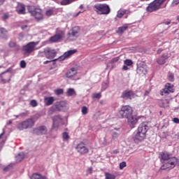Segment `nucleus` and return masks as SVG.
I'll return each instance as SVG.
<instances>
[{"mask_svg": "<svg viewBox=\"0 0 179 179\" xmlns=\"http://www.w3.org/2000/svg\"><path fill=\"white\" fill-rule=\"evenodd\" d=\"M27 27H28L27 25H23V26L21 27V29H22V30H24L25 29H27Z\"/></svg>", "mask_w": 179, "mask_h": 179, "instance_id": "nucleus-53", "label": "nucleus"}, {"mask_svg": "<svg viewBox=\"0 0 179 179\" xmlns=\"http://www.w3.org/2000/svg\"><path fill=\"white\" fill-rule=\"evenodd\" d=\"M166 0H155L151 2L147 7L148 12H155L159 10L162 8V6L165 3Z\"/></svg>", "mask_w": 179, "mask_h": 179, "instance_id": "nucleus-5", "label": "nucleus"}, {"mask_svg": "<svg viewBox=\"0 0 179 179\" xmlns=\"http://www.w3.org/2000/svg\"><path fill=\"white\" fill-rule=\"evenodd\" d=\"M66 94L69 97H71V96H73V94H76V92L73 88H69L66 92Z\"/></svg>", "mask_w": 179, "mask_h": 179, "instance_id": "nucleus-30", "label": "nucleus"}, {"mask_svg": "<svg viewBox=\"0 0 179 179\" xmlns=\"http://www.w3.org/2000/svg\"><path fill=\"white\" fill-rule=\"evenodd\" d=\"M119 59H120V57H115V58L111 59V62L113 64H114V62H118Z\"/></svg>", "mask_w": 179, "mask_h": 179, "instance_id": "nucleus-47", "label": "nucleus"}, {"mask_svg": "<svg viewBox=\"0 0 179 179\" xmlns=\"http://www.w3.org/2000/svg\"><path fill=\"white\" fill-rule=\"evenodd\" d=\"M50 62H51V61H45L43 62L44 65H47V64H50Z\"/></svg>", "mask_w": 179, "mask_h": 179, "instance_id": "nucleus-57", "label": "nucleus"}, {"mask_svg": "<svg viewBox=\"0 0 179 179\" xmlns=\"http://www.w3.org/2000/svg\"><path fill=\"white\" fill-rule=\"evenodd\" d=\"M17 162H22L24 159V154L21 152L16 156Z\"/></svg>", "mask_w": 179, "mask_h": 179, "instance_id": "nucleus-32", "label": "nucleus"}, {"mask_svg": "<svg viewBox=\"0 0 179 179\" xmlns=\"http://www.w3.org/2000/svg\"><path fill=\"white\" fill-rule=\"evenodd\" d=\"M77 152L80 153V155H86L89 153V148L83 143H80L77 145L76 148Z\"/></svg>", "mask_w": 179, "mask_h": 179, "instance_id": "nucleus-12", "label": "nucleus"}, {"mask_svg": "<svg viewBox=\"0 0 179 179\" xmlns=\"http://www.w3.org/2000/svg\"><path fill=\"white\" fill-rule=\"evenodd\" d=\"M20 67L23 69L26 68V62L24 60L20 62Z\"/></svg>", "mask_w": 179, "mask_h": 179, "instance_id": "nucleus-44", "label": "nucleus"}, {"mask_svg": "<svg viewBox=\"0 0 179 179\" xmlns=\"http://www.w3.org/2000/svg\"><path fill=\"white\" fill-rule=\"evenodd\" d=\"M3 3H5V0H0V6H1V5H3Z\"/></svg>", "mask_w": 179, "mask_h": 179, "instance_id": "nucleus-54", "label": "nucleus"}, {"mask_svg": "<svg viewBox=\"0 0 179 179\" xmlns=\"http://www.w3.org/2000/svg\"><path fill=\"white\" fill-rule=\"evenodd\" d=\"M170 23H171V22H165V24H170Z\"/></svg>", "mask_w": 179, "mask_h": 179, "instance_id": "nucleus-62", "label": "nucleus"}, {"mask_svg": "<svg viewBox=\"0 0 179 179\" xmlns=\"http://www.w3.org/2000/svg\"><path fill=\"white\" fill-rule=\"evenodd\" d=\"M30 104L32 107H37L38 106L37 101L36 100H31Z\"/></svg>", "mask_w": 179, "mask_h": 179, "instance_id": "nucleus-41", "label": "nucleus"}, {"mask_svg": "<svg viewBox=\"0 0 179 179\" xmlns=\"http://www.w3.org/2000/svg\"><path fill=\"white\" fill-rule=\"evenodd\" d=\"M31 179H48L47 176H42L40 173H34Z\"/></svg>", "mask_w": 179, "mask_h": 179, "instance_id": "nucleus-26", "label": "nucleus"}, {"mask_svg": "<svg viewBox=\"0 0 179 179\" xmlns=\"http://www.w3.org/2000/svg\"><path fill=\"white\" fill-rule=\"evenodd\" d=\"M134 113V110L132 107L129 105H125L122 106L121 110L119 111L120 115H121L122 118H129L131 117Z\"/></svg>", "mask_w": 179, "mask_h": 179, "instance_id": "nucleus-6", "label": "nucleus"}, {"mask_svg": "<svg viewBox=\"0 0 179 179\" xmlns=\"http://www.w3.org/2000/svg\"><path fill=\"white\" fill-rule=\"evenodd\" d=\"M55 93L57 94H64V90L62 89H58L55 91Z\"/></svg>", "mask_w": 179, "mask_h": 179, "instance_id": "nucleus-43", "label": "nucleus"}, {"mask_svg": "<svg viewBox=\"0 0 179 179\" xmlns=\"http://www.w3.org/2000/svg\"><path fill=\"white\" fill-rule=\"evenodd\" d=\"M118 136H120V134L117 132H113L112 134V139L115 141V139H118Z\"/></svg>", "mask_w": 179, "mask_h": 179, "instance_id": "nucleus-37", "label": "nucleus"}, {"mask_svg": "<svg viewBox=\"0 0 179 179\" xmlns=\"http://www.w3.org/2000/svg\"><path fill=\"white\" fill-rule=\"evenodd\" d=\"M58 107L57 106H52L49 110V114H52V113H55V111H57V109Z\"/></svg>", "mask_w": 179, "mask_h": 179, "instance_id": "nucleus-35", "label": "nucleus"}, {"mask_svg": "<svg viewBox=\"0 0 179 179\" xmlns=\"http://www.w3.org/2000/svg\"><path fill=\"white\" fill-rule=\"evenodd\" d=\"M3 135H5V131H3L2 134H0V139H2Z\"/></svg>", "mask_w": 179, "mask_h": 179, "instance_id": "nucleus-56", "label": "nucleus"}, {"mask_svg": "<svg viewBox=\"0 0 179 179\" xmlns=\"http://www.w3.org/2000/svg\"><path fill=\"white\" fill-rule=\"evenodd\" d=\"M53 124L52 128H58L60 125H62L63 120L59 115H55L52 117Z\"/></svg>", "mask_w": 179, "mask_h": 179, "instance_id": "nucleus-16", "label": "nucleus"}, {"mask_svg": "<svg viewBox=\"0 0 179 179\" xmlns=\"http://www.w3.org/2000/svg\"><path fill=\"white\" fill-rule=\"evenodd\" d=\"M63 139L64 141H68V139H69V134H68V132L63 133Z\"/></svg>", "mask_w": 179, "mask_h": 179, "instance_id": "nucleus-39", "label": "nucleus"}, {"mask_svg": "<svg viewBox=\"0 0 179 179\" xmlns=\"http://www.w3.org/2000/svg\"><path fill=\"white\" fill-rule=\"evenodd\" d=\"M134 62H132V60L131 59H126L124 60V65H127V66H131Z\"/></svg>", "mask_w": 179, "mask_h": 179, "instance_id": "nucleus-36", "label": "nucleus"}, {"mask_svg": "<svg viewBox=\"0 0 179 179\" xmlns=\"http://www.w3.org/2000/svg\"><path fill=\"white\" fill-rule=\"evenodd\" d=\"M54 97L48 96L44 98V103L46 106H51L54 103Z\"/></svg>", "mask_w": 179, "mask_h": 179, "instance_id": "nucleus-24", "label": "nucleus"}, {"mask_svg": "<svg viewBox=\"0 0 179 179\" xmlns=\"http://www.w3.org/2000/svg\"><path fill=\"white\" fill-rule=\"evenodd\" d=\"M34 125V122L32 119H28L17 125V128L20 129V131H23V129H27V128H31V127H33Z\"/></svg>", "mask_w": 179, "mask_h": 179, "instance_id": "nucleus-9", "label": "nucleus"}, {"mask_svg": "<svg viewBox=\"0 0 179 179\" xmlns=\"http://www.w3.org/2000/svg\"><path fill=\"white\" fill-rule=\"evenodd\" d=\"M113 153H115V155H117V153H118V151L117 150L113 151Z\"/></svg>", "mask_w": 179, "mask_h": 179, "instance_id": "nucleus-60", "label": "nucleus"}, {"mask_svg": "<svg viewBox=\"0 0 179 179\" xmlns=\"http://www.w3.org/2000/svg\"><path fill=\"white\" fill-rule=\"evenodd\" d=\"M173 121L175 122V124H179V119L177 117H174Z\"/></svg>", "mask_w": 179, "mask_h": 179, "instance_id": "nucleus-49", "label": "nucleus"}, {"mask_svg": "<svg viewBox=\"0 0 179 179\" xmlns=\"http://www.w3.org/2000/svg\"><path fill=\"white\" fill-rule=\"evenodd\" d=\"M167 59H169V54L164 53V54H162V55L160 57H159L157 59V63L159 65H164V64H166V62H167Z\"/></svg>", "mask_w": 179, "mask_h": 179, "instance_id": "nucleus-19", "label": "nucleus"}, {"mask_svg": "<svg viewBox=\"0 0 179 179\" xmlns=\"http://www.w3.org/2000/svg\"><path fill=\"white\" fill-rule=\"evenodd\" d=\"M36 45H37V43L35 42H29L27 45H24L22 47V51H24V55L29 57V55L36 50Z\"/></svg>", "mask_w": 179, "mask_h": 179, "instance_id": "nucleus-8", "label": "nucleus"}, {"mask_svg": "<svg viewBox=\"0 0 179 179\" xmlns=\"http://www.w3.org/2000/svg\"><path fill=\"white\" fill-rule=\"evenodd\" d=\"M92 97L93 99H100V97H101V93L93 94Z\"/></svg>", "mask_w": 179, "mask_h": 179, "instance_id": "nucleus-42", "label": "nucleus"}, {"mask_svg": "<svg viewBox=\"0 0 179 179\" xmlns=\"http://www.w3.org/2000/svg\"><path fill=\"white\" fill-rule=\"evenodd\" d=\"M5 104V102L1 103V106H3Z\"/></svg>", "mask_w": 179, "mask_h": 179, "instance_id": "nucleus-64", "label": "nucleus"}, {"mask_svg": "<svg viewBox=\"0 0 179 179\" xmlns=\"http://www.w3.org/2000/svg\"><path fill=\"white\" fill-rule=\"evenodd\" d=\"M79 8H80V9H83V5L81 4Z\"/></svg>", "mask_w": 179, "mask_h": 179, "instance_id": "nucleus-61", "label": "nucleus"}, {"mask_svg": "<svg viewBox=\"0 0 179 179\" xmlns=\"http://www.w3.org/2000/svg\"><path fill=\"white\" fill-rule=\"evenodd\" d=\"M9 169H10V166H6L3 169V171H8Z\"/></svg>", "mask_w": 179, "mask_h": 179, "instance_id": "nucleus-52", "label": "nucleus"}, {"mask_svg": "<svg viewBox=\"0 0 179 179\" xmlns=\"http://www.w3.org/2000/svg\"><path fill=\"white\" fill-rule=\"evenodd\" d=\"M128 29V26L124 25L123 27H120L118 28V29L117 30V34H122V33H124V31H125V30Z\"/></svg>", "mask_w": 179, "mask_h": 179, "instance_id": "nucleus-29", "label": "nucleus"}, {"mask_svg": "<svg viewBox=\"0 0 179 179\" xmlns=\"http://www.w3.org/2000/svg\"><path fill=\"white\" fill-rule=\"evenodd\" d=\"M27 10L31 16L34 17L36 22L44 20V15L43 14V10L41 8L36 6H28Z\"/></svg>", "mask_w": 179, "mask_h": 179, "instance_id": "nucleus-2", "label": "nucleus"}, {"mask_svg": "<svg viewBox=\"0 0 179 179\" xmlns=\"http://www.w3.org/2000/svg\"><path fill=\"white\" fill-rule=\"evenodd\" d=\"M81 112L83 115H86V114L89 113V109H87V107L86 106H83L81 108Z\"/></svg>", "mask_w": 179, "mask_h": 179, "instance_id": "nucleus-34", "label": "nucleus"}, {"mask_svg": "<svg viewBox=\"0 0 179 179\" xmlns=\"http://www.w3.org/2000/svg\"><path fill=\"white\" fill-rule=\"evenodd\" d=\"M136 97V94L132 90H125L122 93L121 98L124 100H132Z\"/></svg>", "mask_w": 179, "mask_h": 179, "instance_id": "nucleus-11", "label": "nucleus"}, {"mask_svg": "<svg viewBox=\"0 0 179 179\" xmlns=\"http://www.w3.org/2000/svg\"><path fill=\"white\" fill-rule=\"evenodd\" d=\"M8 15H4L3 16V19H8Z\"/></svg>", "mask_w": 179, "mask_h": 179, "instance_id": "nucleus-58", "label": "nucleus"}, {"mask_svg": "<svg viewBox=\"0 0 179 179\" xmlns=\"http://www.w3.org/2000/svg\"><path fill=\"white\" fill-rule=\"evenodd\" d=\"M179 0H173L171 6H176V5H178Z\"/></svg>", "mask_w": 179, "mask_h": 179, "instance_id": "nucleus-45", "label": "nucleus"}, {"mask_svg": "<svg viewBox=\"0 0 179 179\" xmlns=\"http://www.w3.org/2000/svg\"><path fill=\"white\" fill-rule=\"evenodd\" d=\"M158 104L162 108H167V107L170 106V100L167 98L164 99H159L158 101Z\"/></svg>", "mask_w": 179, "mask_h": 179, "instance_id": "nucleus-21", "label": "nucleus"}, {"mask_svg": "<svg viewBox=\"0 0 179 179\" xmlns=\"http://www.w3.org/2000/svg\"><path fill=\"white\" fill-rule=\"evenodd\" d=\"M45 15L48 17L52 16V15H54V11L52 10H48L45 12Z\"/></svg>", "mask_w": 179, "mask_h": 179, "instance_id": "nucleus-38", "label": "nucleus"}, {"mask_svg": "<svg viewBox=\"0 0 179 179\" xmlns=\"http://www.w3.org/2000/svg\"><path fill=\"white\" fill-rule=\"evenodd\" d=\"M105 178L106 179H115V175H113L110 173H105Z\"/></svg>", "mask_w": 179, "mask_h": 179, "instance_id": "nucleus-33", "label": "nucleus"}, {"mask_svg": "<svg viewBox=\"0 0 179 179\" xmlns=\"http://www.w3.org/2000/svg\"><path fill=\"white\" fill-rule=\"evenodd\" d=\"M122 69H123V71H128V69H129V68H128V66L124 65V66H123Z\"/></svg>", "mask_w": 179, "mask_h": 179, "instance_id": "nucleus-50", "label": "nucleus"}, {"mask_svg": "<svg viewBox=\"0 0 179 179\" xmlns=\"http://www.w3.org/2000/svg\"><path fill=\"white\" fill-rule=\"evenodd\" d=\"M76 52H78V50H71L67 52H65L63 55L60 56L58 59H53L52 61H57L59 59V61H65L66 58H69V57L73 55V54H76Z\"/></svg>", "mask_w": 179, "mask_h": 179, "instance_id": "nucleus-14", "label": "nucleus"}, {"mask_svg": "<svg viewBox=\"0 0 179 179\" xmlns=\"http://www.w3.org/2000/svg\"><path fill=\"white\" fill-rule=\"evenodd\" d=\"M38 57L43 58V57H44V51H39L38 54Z\"/></svg>", "mask_w": 179, "mask_h": 179, "instance_id": "nucleus-46", "label": "nucleus"}, {"mask_svg": "<svg viewBox=\"0 0 179 179\" xmlns=\"http://www.w3.org/2000/svg\"><path fill=\"white\" fill-rule=\"evenodd\" d=\"M8 45H9V47H11V48L16 47V43H15V42H10L8 43Z\"/></svg>", "mask_w": 179, "mask_h": 179, "instance_id": "nucleus-48", "label": "nucleus"}, {"mask_svg": "<svg viewBox=\"0 0 179 179\" xmlns=\"http://www.w3.org/2000/svg\"><path fill=\"white\" fill-rule=\"evenodd\" d=\"M79 31H80V28H79V27H75L71 31H69L67 36L69 38H71V37H78Z\"/></svg>", "mask_w": 179, "mask_h": 179, "instance_id": "nucleus-17", "label": "nucleus"}, {"mask_svg": "<svg viewBox=\"0 0 179 179\" xmlns=\"http://www.w3.org/2000/svg\"><path fill=\"white\" fill-rule=\"evenodd\" d=\"M137 72L140 75H146V73H148V67L146 66H140L137 69Z\"/></svg>", "mask_w": 179, "mask_h": 179, "instance_id": "nucleus-23", "label": "nucleus"}, {"mask_svg": "<svg viewBox=\"0 0 179 179\" xmlns=\"http://www.w3.org/2000/svg\"><path fill=\"white\" fill-rule=\"evenodd\" d=\"M34 134H36V135H45L47 134V127L45 126H40L34 129Z\"/></svg>", "mask_w": 179, "mask_h": 179, "instance_id": "nucleus-18", "label": "nucleus"}, {"mask_svg": "<svg viewBox=\"0 0 179 179\" xmlns=\"http://www.w3.org/2000/svg\"><path fill=\"white\" fill-rule=\"evenodd\" d=\"M5 144V141L0 142V150L2 149V146Z\"/></svg>", "mask_w": 179, "mask_h": 179, "instance_id": "nucleus-51", "label": "nucleus"}, {"mask_svg": "<svg viewBox=\"0 0 179 179\" xmlns=\"http://www.w3.org/2000/svg\"><path fill=\"white\" fill-rule=\"evenodd\" d=\"M94 11L98 15H109L111 12L110 6L107 3H97L94 6Z\"/></svg>", "mask_w": 179, "mask_h": 179, "instance_id": "nucleus-4", "label": "nucleus"}, {"mask_svg": "<svg viewBox=\"0 0 179 179\" xmlns=\"http://www.w3.org/2000/svg\"><path fill=\"white\" fill-rule=\"evenodd\" d=\"M167 78H168V80H169V82H174V80H175L174 73H173L171 72H169Z\"/></svg>", "mask_w": 179, "mask_h": 179, "instance_id": "nucleus-31", "label": "nucleus"}, {"mask_svg": "<svg viewBox=\"0 0 179 179\" xmlns=\"http://www.w3.org/2000/svg\"><path fill=\"white\" fill-rule=\"evenodd\" d=\"M65 37V31L62 30L61 28H57L56 29V34L50 37V41L51 43H58V41L62 40Z\"/></svg>", "mask_w": 179, "mask_h": 179, "instance_id": "nucleus-7", "label": "nucleus"}, {"mask_svg": "<svg viewBox=\"0 0 179 179\" xmlns=\"http://www.w3.org/2000/svg\"><path fill=\"white\" fill-rule=\"evenodd\" d=\"M163 51V49L160 48L157 50V54H162V52Z\"/></svg>", "mask_w": 179, "mask_h": 179, "instance_id": "nucleus-55", "label": "nucleus"}, {"mask_svg": "<svg viewBox=\"0 0 179 179\" xmlns=\"http://www.w3.org/2000/svg\"><path fill=\"white\" fill-rule=\"evenodd\" d=\"M6 34H8V31L5 28H0V37L6 38Z\"/></svg>", "mask_w": 179, "mask_h": 179, "instance_id": "nucleus-28", "label": "nucleus"}, {"mask_svg": "<svg viewBox=\"0 0 179 179\" xmlns=\"http://www.w3.org/2000/svg\"><path fill=\"white\" fill-rule=\"evenodd\" d=\"M176 19H177L178 22H179V15L177 16Z\"/></svg>", "mask_w": 179, "mask_h": 179, "instance_id": "nucleus-63", "label": "nucleus"}, {"mask_svg": "<svg viewBox=\"0 0 179 179\" xmlns=\"http://www.w3.org/2000/svg\"><path fill=\"white\" fill-rule=\"evenodd\" d=\"M139 119H141V117L132 115L127 118L131 128H135V125H136V123L138 122Z\"/></svg>", "mask_w": 179, "mask_h": 179, "instance_id": "nucleus-15", "label": "nucleus"}, {"mask_svg": "<svg viewBox=\"0 0 179 179\" xmlns=\"http://www.w3.org/2000/svg\"><path fill=\"white\" fill-rule=\"evenodd\" d=\"M16 11L18 15H26V6L23 3H19Z\"/></svg>", "mask_w": 179, "mask_h": 179, "instance_id": "nucleus-22", "label": "nucleus"}, {"mask_svg": "<svg viewBox=\"0 0 179 179\" xmlns=\"http://www.w3.org/2000/svg\"><path fill=\"white\" fill-rule=\"evenodd\" d=\"M80 13H82V12H81V11H79V12L76 15V16L78 17V15H80Z\"/></svg>", "mask_w": 179, "mask_h": 179, "instance_id": "nucleus-59", "label": "nucleus"}, {"mask_svg": "<svg viewBox=\"0 0 179 179\" xmlns=\"http://www.w3.org/2000/svg\"><path fill=\"white\" fill-rule=\"evenodd\" d=\"M43 52L48 59H54L57 57V50L50 48H45Z\"/></svg>", "mask_w": 179, "mask_h": 179, "instance_id": "nucleus-10", "label": "nucleus"}, {"mask_svg": "<svg viewBox=\"0 0 179 179\" xmlns=\"http://www.w3.org/2000/svg\"><path fill=\"white\" fill-rule=\"evenodd\" d=\"M78 0H62L60 2V5H62V6H66V5H70V3H72V2H75Z\"/></svg>", "mask_w": 179, "mask_h": 179, "instance_id": "nucleus-27", "label": "nucleus"}, {"mask_svg": "<svg viewBox=\"0 0 179 179\" xmlns=\"http://www.w3.org/2000/svg\"><path fill=\"white\" fill-rule=\"evenodd\" d=\"M160 156L161 160L166 162L161 166V170H171V169H174V167L177 166V163H178V159L175 157H171L170 153L167 152H162Z\"/></svg>", "mask_w": 179, "mask_h": 179, "instance_id": "nucleus-1", "label": "nucleus"}, {"mask_svg": "<svg viewBox=\"0 0 179 179\" xmlns=\"http://www.w3.org/2000/svg\"><path fill=\"white\" fill-rule=\"evenodd\" d=\"M174 86L171 85L170 83H166L165 87L160 92L161 96H164V94H169L170 93H174Z\"/></svg>", "mask_w": 179, "mask_h": 179, "instance_id": "nucleus-13", "label": "nucleus"}, {"mask_svg": "<svg viewBox=\"0 0 179 179\" xmlns=\"http://www.w3.org/2000/svg\"><path fill=\"white\" fill-rule=\"evenodd\" d=\"M124 167H127V162H122L120 164V169L122 170Z\"/></svg>", "mask_w": 179, "mask_h": 179, "instance_id": "nucleus-40", "label": "nucleus"}, {"mask_svg": "<svg viewBox=\"0 0 179 179\" xmlns=\"http://www.w3.org/2000/svg\"><path fill=\"white\" fill-rule=\"evenodd\" d=\"M78 75V69L76 68L73 67L70 69L66 73V77L69 79H71L73 78V76H76Z\"/></svg>", "mask_w": 179, "mask_h": 179, "instance_id": "nucleus-20", "label": "nucleus"}, {"mask_svg": "<svg viewBox=\"0 0 179 179\" xmlns=\"http://www.w3.org/2000/svg\"><path fill=\"white\" fill-rule=\"evenodd\" d=\"M148 131H149V126L145 123H141L139 124L137 132L134 136L135 141H139L140 142L142 141H145L146 139V134H148Z\"/></svg>", "mask_w": 179, "mask_h": 179, "instance_id": "nucleus-3", "label": "nucleus"}, {"mask_svg": "<svg viewBox=\"0 0 179 179\" xmlns=\"http://www.w3.org/2000/svg\"><path fill=\"white\" fill-rule=\"evenodd\" d=\"M127 13H128V10L124 9H120L117 11V17L121 19L124 17V15H127Z\"/></svg>", "mask_w": 179, "mask_h": 179, "instance_id": "nucleus-25", "label": "nucleus"}]
</instances>
